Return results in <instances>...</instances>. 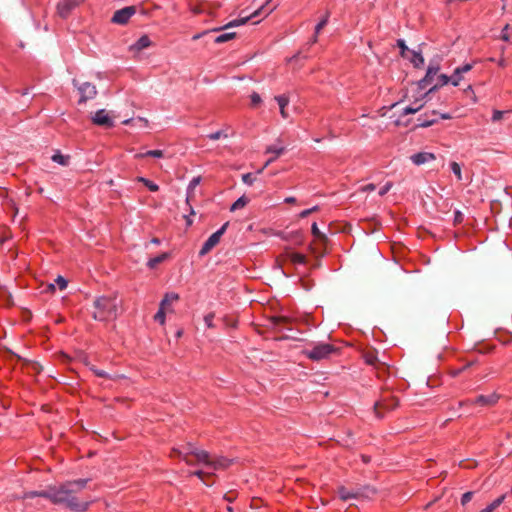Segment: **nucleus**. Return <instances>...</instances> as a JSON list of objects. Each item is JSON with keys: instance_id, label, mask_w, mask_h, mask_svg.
<instances>
[{"instance_id": "4c0bfd02", "label": "nucleus", "mask_w": 512, "mask_h": 512, "mask_svg": "<svg viewBox=\"0 0 512 512\" xmlns=\"http://www.w3.org/2000/svg\"><path fill=\"white\" fill-rule=\"evenodd\" d=\"M397 46L400 48L401 50V55L405 58H408V55H409V49L408 47L406 46L405 44V41L402 40V39H399L397 40Z\"/></svg>"}, {"instance_id": "37998d69", "label": "nucleus", "mask_w": 512, "mask_h": 512, "mask_svg": "<svg viewBox=\"0 0 512 512\" xmlns=\"http://www.w3.org/2000/svg\"><path fill=\"white\" fill-rule=\"evenodd\" d=\"M250 99H251V105L253 107H256L257 105H259L261 103V97L260 95L257 93V92H253L251 95H250Z\"/></svg>"}, {"instance_id": "f704fd0d", "label": "nucleus", "mask_w": 512, "mask_h": 512, "mask_svg": "<svg viewBox=\"0 0 512 512\" xmlns=\"http://www.w3.org/2000/svg\"><path fill=\"white\" fill-rule=\"evenodd\" d=\"M229 136L227 130H219V131H216L214 133H211L209 134L207 137L210 139V140H218L220 138H227Z\"/></svg>"}, {"instance_id": "cd10ccee", "label": "nucleus", "mask_w": 512, "mask_h": 512, "mask_svg": "<svg viewBox=\"0 0 512 512\" xmlns=\"http://www.w3.org/2000/svg\"><path fill=\"white\" fill-rule=\"evenodd\" d=\"M248 203V199L245 196L238 198L230 207V211L234 212L236 210L244 208Z\"/></svg>"}, {"instance_id": "393cba45", "label": "nucleus", "mask_w": 512, "mask_h": 512, "mask_svg": "<svg viewBox=\"0 0 512 512\" xmlns=\"http://www.w3.org/2000/svg\"><path fill=\"white\" fill-rule=\"evenodd\" d=\"M450 82L449 76L446 74L437 75V82L429 89V91L436 90L444 85H447Z\"/></svg>"}, {"instance_id": "69168bd1", "label": "nucleus", "mask_w": 512, "mask_h": 512, "mask_svg": "<svg viewBox=\"0 0 512 512\" xmlns=\"http://www.w3.org/2000/svg\"><path fill=\"white\" fill-rule=\"evenodd\" d=\"M181 335H182V331L180 330L177 332V337H181Z\"/></svg>"}, {"instance_id": "ddd939ff", "label": "nucleus", "mask_w": 512, "mask_h": 512, "mask_svg": "<svg viewBox=\"0 0 512 512\" xmlns=\"http://www.w3.org/2000/svg\"><path fill=\"white\" fill-rule=\"evenodd\" d=\"M77 88L80 93L79 103H85L87 100L93 99L97 94L95 85L89 82L77 85Z\"/></svg>"}, {"instance_id": "72a5a7b5", "label": "nucleus", "mask_w": 512, "mask_h": 512, "mask_svg": "<svg viewBox=\"0 0 512 512\" xmlns=\"http://www.w3.org/2000/svg\"><path fill=\"white\" fill-rule=\"evenodd\" d=\"M166 313V310L159 307V310L154 315V320L159 324L164 325L166 321Z\"/></svg>"}, {"instance_id": "de8ad7c7", "label": "nucleus", "mask_w": 512, "mask_h": 512, "mask_svg": "<svg viewBox=\"0 0 512 512\" xmlns=\"http://www.w3.org/2000/svg\"><path fill=\"white\" fill-rule=\"evenodd\" d=\"M319 210V206H314L312 208H309V209H306V210H303L302 212H300L299 214V217L300 218H306L307 216H309L311 213L313 212H316Z\"/></svg>"}, {"instance_id": "aec40b11", "label": "nucleus", "mask_w": 512, "mask_h": 512, "mask_svg": "<svg viewBox=\"0 0 512 512\" xmlns=\"http://www.w3.org/2000/svg\"><path fill=\"white\" fill-rule=\"evenodd\" d=\"M284 150H285V148L282 147V146L281 147H278V146H269V147H267L266 153H272V154H274V156L266 161L264 167L262 169H260L258 171V173H261L264 168H266L269 164H271L273 161H275V159L278 156H280L284 152Z\"/></svg>"}, {"instance_id": "4d7b16f0", "label": "nucleus", "mask_w": 512, "mask_h": 512, "mask_svg": "<svg viewBox=\"0 0 512 512\" xmlns=\"http://www.w3.org/2000/svg\"><path fill=\"white\" fill-rule=\"evenodd\" d=\"M376 360H377V359H376V357H375V356H373V355H367V356H366V362H367L368 364H370V365H374V364H375V362H376Z\"/></svg>"}, {"instance_id": "e2e57ef3", "label": "nucleus", "mask_w": 512, "mask_h": 512, "mask_svg": "<svg viewBox=\"0 0 512 512\" xmlns=\"http://www.w3.org/2000/svg\"><path fill=\"white\" fill-rule=\"evenodd\" d=\"M151 241L154 244H159L160 243V240L158 238H153Z\"/></svg>"}, {"instance_id": "0eeeda50", "label": "nucleus", "mask_w": 512, "mask_h": 512, "mask_svg": "<svg viewBox=\"0 0 512 512\" xmlns=\"http://www.w3.org/2000/svg\"><path fill=\"white\" fill-rule=\"evenodd\" d=\"M229 225V222H226L222 225V227L217 230L216 232H214L203 244L199 254L201 256L209 253L219 242H220V239L222 237V235L224 234V232L226 231L227 227Z\"/></svg>"}, {"instance_id": "6ab92c4d", "label": "nucleus", "mask_w": 512, "mask_h": 512, "mask_svg": "<svg viewBox=\"0 0 512 512\" xmlns=\"http://www.w3.org/2000/svg\"><path fill=\"white\" fill-rule=\"evenodd\" d=\"M275 100L277 101V103L279 105L280 114H281L282 118L287 119L288 113L286 111V107L288 106V104L290 102L289 97L285 94H282V95L275 96Z\"/></svg>"}, {"instance_id": "b1692460", "label": "nucleus", "mask_w": 512, "mask_h": 512, "mask_svg": "<svg viewBox=\"0 0 512 512\" xmlns=\"http://www.w3.org/2000/svg\"><path fill=\"white\" fill-rule=\"evenodd\" d=\"M200 182H201L200 176L192 178V180L189 182V185L187 188V198H186L187 203L192 198L193 192H194L195 188L200 184Z\"/></svg>"}, {"instance_id": "8fccbe9b", "label": "nucleus", "mask_w": 512, "mask_h": 512, "mask_svg": "<svg viewBox=\"0 0 512 512\" xmlns=\"http://www.w3.org/2000/svg\"><path fill=\"white\" fill-rule=\"evenodd\" d=\"M509 25H505V27L501 31V39L505 42H510V35L508 33Z\"/></svg>"}, {"instance_id": "052dcab7", "label": "nucleus", "mask_w": 512, "mask_h": 512, "mask_svg": "<svg viewBox=\"0 0 512 512\" xmlns=\"http://www.w3.org/2000/svg\"><path fill=\"white\" fill-rule=\"evenodd\" d=\"M361 459H362L363 463H365V464H368L371 461L370 456L364 455V454L361 455Z\"/></svg>"}, {"instance_id": "2f4dec72", "label": "nucleus", "mask_w": 512, "mask_h": 512, "mask_svg": "<svg viewBox=\"0 0 512 512\" xmlns=\"http://www.w3.org/2000/svg\"><path fill=\"white\" fill-rule=\"evenodd\" d=\"M138 181L142 182L151 192H156L159 190V186L149 179L139 177Z\"/></svg>"}, {"instance_id": "603ef678", "label": "nucleus", "mask_w": 512, "mask_h": 512, "mask_svg": "<svg viewBox=\"0 0 512 512\" xmlns=\"http://www.w3.org/2000/svg\"><path fill=\"white\" fill-rule=\"evenodd\" d=\"M504 113H505L504 111L494 110L493 114H492V121L493 122L500 121L502 119Z\"/></svg>"}, {"instance_id": "ea45409f", "label": "nucleus", "mask_w": 512, "mask_h": 512, "mask_svg": "<svg viewBox=\"0 0 512 512\" xmlns=\"http://www.w3.org/2000/svg\"><path fill=\"white\" fill-rule=\"evenodd\" d=\"M450 78V82L453 86H458L461 79H462V74L460 73H457V70L455 69L453 74L451 76H449Z\"/></svg>"}, {"instance_id": "680f3d73", "label": "nucleus", "mask_w": 512, "mask_h": 512, "mask_svg": "<svg viewBox=\"0 0 512 512\" xmlns=\"http://www.w3.org/2000/svg\"><path fill=\"white\" fill-rule=\"evenodd\" d=\"M440 117H441V119H450L451 118V116L447 113L441 114Z\"/></svg>"}, {"instance_id": "6e6d98bb", "label": "nucleus", "mask_w": 512, "mask_h": 512, "mask_svg": "<svg viewBox=\"0 0 512 512\" xmlns=\"http://www.w3.org/2000/svg\"><path fill=\"white\" fill-rule=\"evenodd\" d=\"M472 363H468L467 365H464L462 368L460 369H455L451 372L452 376H457L459 375L463 370H465L468 366H470Z\"/></svg>"}, {"instance_id": "c85d7f7f", "label": "nucleus", "mask_w": 512, "mask_h": 512, "mask_svg": "<svg viewBox=\"0 0 512 512\" xmlns=\"http://www.w3.org/2000/svg\"><path fill=\"white\" fill-rule=\"evenodd\" d=\"M235 36H236V33H234V32L222 33L215 38V43L221 44V43L230 41V40L234 39Z\"/></svg>"}, {"instance_id": "0e129e2a", "label": "nucleus", "mask_w": 512, "mask_h": 512, "mask_svg": "<svg viewBox=\"0 0 512 512\" xmlns=\"http://www.w3.org/2000/svg\"><path fill=\"white\" fill-rule=\"evenodd\" d=\"M273 320H274V323H278V322L282 321L283 319L279 318V317H275V318H273Z\"/></svg>"}, {"instance_id": "9b49d317", "label": "nucleus", "mask_w": 512, "mask_h": 512, "mask_svg": "<svg viewBox=\"0 0 512 512\" xmlns=\"http://www.w3.org/2000/svg\"><path fill=\"white\" fill-rule=\"evenodd\" d=\"M135 12L136 10L134 6L122 8L114 13L111 21L115 24L124 25L135 14Z\"/></svg>"}, {"instance_id": "6e6552de", "label": "nucleus", "mask_w": 512, "mask_h": 512, "mask_svg": "<svg viewBox=\"0 0 512 512\" xmlns=\"http://www.w3.org/2000/svg\"><path fill=\"white\" fill-rule=\"evenodd\" d=\"M280 265L284 263H291L293 265H302L307 263V258L304 254L286 250L277 259Z\"/></svg>"}, {"instance_id": "a18cd8bd", "label": "nucleus", "mask_w": 512, "mask_h": 512, "mask_svg": "<svg viewBox=\"0 0 512 512\" xmlns=\"http://www.w3.org/2000/svg\"><path fill=\"white\" fill-rule=\"evenodd\" d=\"M55 283L57 284V286L59 287L60 290H64L66 289L67 287V280L65 278H63L62 276H58L55 280Z\"/></svg>"}, {"instance_id": "bb28decb", "label": "nucleus", "mask_w": 512, "mask_h": 512, "mask_svg": "<svg viewBox=\"0 0 512 512\" xmlns=\"http://www.w3.org/2000/svg\"><path fill=\"white\" fill-rule=\"evenodd\" d=\"M163 151L162 150H148L147 152L145 153H139V154H136V158L138 159H141V158H144V157H155V158H162L163 157Z\"/></svg>"}, {"instance_id": "58836bf2", "label": "nucleus", "mask_w": 512, "mask_h": 512, "mask_svg": "<svg viewBox=\"0 0 512 512\" xmlns=\"http://www.w3.org/2000/svg\"><path fill=\"white\" fill-rule=\"evenodd\" d=\"M91 371L97 376L101 378H107V379H115V377L110 376L107 372L101 369H97L96 367H91Z\"/></svg>"}, {"instance_id": "473e14b6", "label": "nucleus", "mask_w": 512, "mask_h": 512, "mask_svg": "<svg viewBox=\"0 0 512 512\" xmlns=\"http://www.w3.org/2000/svg\"><path fill=\"white\" fill-rule=\"evenodd\" d=\"M418 120L420 122L419 123L420 127H429V126H431V125H433L434 123L437 122V119H435V118H432V119L428 118L427 114H425L424 116L420 117Z\"/></svg>"}, {"instance_id": "a878e982", "label": "nucleus", "mask_w": 512, "mask_h": 512, "mask_svg": "<svg viewBox=\"0 0 512 512\" xmlns=\"http://www.w3.org/2000/svg\"><path fill=\"white\" fill-rule=\"evenodd\" d=\"M168 253H162L154 258H151L147 265L150 269H154L156 268V266L160 263H162L163 261H165L167 258H168Z\"/></svg>"}, {"instance_id": "2eb2a0df", "label": "nucleus", "mask_w": 512, "mask_h": 512, "mask_svg": "<svg viewBox=\"0 0 512 512\" xmlns=\"http://www.w3.org/2000/svg\"><path fill=\"white\" fill-rule=\"evenodd\" d=\"M435 159V154L431 152H418L410 156L412 163L417 166L434 161Z\"/></svg>"}, {"instance_id": "79ce46f5", "label": "nucleus", "mask_w": 512, "mask_h": 512, "mask_svg": "<svg viewBox=\"0 0 512 512\" xmlns=\"http://www.w3.org/2000/svg\"><path fill=\"white\" fill-rule=\"evenodd\" d=\"M46 493H47V489L42 490V491H30V492H26L24 494L23 498H34V497H42L43 498L42 494H46Z\"/></svg>"}, {"instance_id": "864d4df0", "label": "nucleus", "mask_w": 512, "mask_h": 512, "mask_svg": "<svg viewBox=\"0 0 512 512\" xmlns=\"http://www.w3.org/2000/svg\"><path fill=\"white\" fill-rule=\"evenodd\" d=\"M392 188V183L391 182H387L380 190H379V195L380 196H384L386 193H388V191Z\"/></svg>"}, {"instance_id": "f03ea898", "label": "nucleus", "mask_w": 512, "mask_h": 512, "mask_svg": "<svg viewBox=\"0 0 512 512\" xmlns=\"http://www.w3.org/2000/svg\"><path fill=\"white\" fill-rule=\"evenodd\" d=\"M178 452L184 455L183 461L186 464L194 465L195 462L203 463L212 471L227 469L233 462V460L223 456L212 457L207 451Z\"/></svg>"}, {"instance_id": "c756f323", "label": "nucleus", "mask_w": 512, "mask_h": 512, "mask_svg": "<svg viewBox=\"0 0 512 512\" xmlns=\"http://www.w3.org/2000/svg\"><path fill=\"white\" fill-rule=\"evenodd\" d=\"M422 107H423V104H421L418 101H416L412 105L407 106V107L404 108L403 115L417 113Z\"/></svg>"}, {"instance_id": "20e7f679", "label": "nucleus", "mask_w": 512, "mask_h": 512, "mask_svg": "<svg viewBox=\"0 0 512 512\" xmlns=\"http://www.w3.org/2000/svg\"><path fill=\"white\" fill-rule=\"evenodd\" d=\"M338 348L332 344L325 342H317L308 344L302 354L312 361H322L329 359L333 354L338 353Z\"/></svg>"}, {"instance_id": "7c9ffc66", "label": "nucleus", "mask_w": 512, "mask_h": 512, "mask_svg": "<svg viewBox=\"0 0 512 512\" xmlns=\"http://www.w3.org/2000/svg\"><path fill=\"white\" fill-rule=\"evenodd\" d=\"M51 159H52L54 162H56V163H58V164H60V165H63V166H66V165H68V163H69V156L62 155L60 152L55 153V154L51 157Z\"/></svg>"}, {"instance_id": "bf43d9fd", "label": "nucleus", "mask_w": 512, "mask_h": 512, "mask_svg": "<svg viewBox=\"0 0 512 512\" xmlns=\"http://www.w3.org/2000/svg\"><path fill=\"white\" fill-rule=\"evenodd\" d=\"M284 202L287 204H294L296 203V198L293 196H289L284 199Z\"/></svg>"}, {"instance_id": "a19ab883", "label": "nucleus", "mask_w": 512, "mask_h": 512, "mask_svg": "<svg viewBox=\"0 0 512 512\" xmlns=\"http://www.w3.org/2000/svg\"><path fill=\"white\" fill-rule=\"evenodd\" d=\"M214 318H215V313L214 312H210V313H208V314H206L204 316V322H205V324H206V326L208 328H213L214 327V323H213Z\"/></svg>"}, {"instance_id": "39448f33", "label": "nucleus", "mask_w": 512, "mask_h": 512, "mask_svg": "<svg viewBox=\"0 0 512 512\" xmlns=\"http://www.w3.org/2000/svg\"><path fill=\"white\" fill-rule=\"evenodd\" d=\"M275 9H276V4L272 3V0H267L265 4H263L261 7H259L253 13H251L249 16L243 17L241 19H236V20L230 21L224 27L216 28V29H214V31H220L222 29L243 25L246 22H248L250 19H254V18H257V17L265 18L270 13H272Z\"/></svg>"}, {"instance_id": "7ed1b4c3", "label": "nucleus", "mask_w": 512, "mask_h": 512, "mask_svg": "<svg viewBox=\"0 0 512 512\" xmlns=\"http://www.w3.org/2000/svg\"><path fill=\"white\" fill-rule=\"evenodd\" d=\"M93 318L98 321H108L117 316L116 297L101 296L95 299L93 303Z\"/></svg>"}, {"instance_id": "c9c22d12", "label": "nucleus", "mask_w": 512, "mask_h": 512, "mask_svg": "<svg viewBox=\"0 0 512 512\" xmlns=\"http://www.w3.org/2000/svg\"><path fill=\"white\" fill-rule=\"evenodd\" d=\"M311 232L313 234V236L315 238H317L318 240H325L326 239V236L319 230L318 226H317V223L314 222L311 226Z\"/></svg>"}, {"instance_id": "9d476101", "label": "nucleus", "mask_w": 512, "mask_h": 512, "mask_svg": "<svg viewBox=\"0 0 512 512\" xmlns=\"http://www.w3.org/2000/svg\"><path fill=\"white\" fill-rule=\"evenodd\" d=\"M83 2L84 0H60L57 4V13L61 18H67Z\"/></svg>"}, {"instance_id": "4be33fe9", "label": "nucleus", "mask_w": 512, "mask_h": 512, "mask_svg": "<svg viewBox=\"0 0 512 512\" xmlns=\"http://www.w3.org/2000/svg\"><path fill=\"white\" fill-rule=\"evenodd\" d=\"M329 17H330V12L329 11H326L323 18L320 20V22L316 25L315 27V33H314V36H313V39H312V42L313 43H316L317 42V38H318V35L319 33L321 32V30L327 25L328 23V20H329Z\"/></svg>"}, {"instance_id": "4468645a", "label": "nucleus", "mask_w": 512, "mask_h": 512, "mask_svg": "<svg viewBox=\"0 0 512 512\" xmlns=\"http://www.w3.org/2000/svg\"><path fill=\"white\" fill-rule=\"evenodd\" d=\"M92 121L95 125L107 128L113 127L114 125L113 119L110 117L109 113L105 109H100L96 111L92 118Z\"/></svg>"}, {"instance_id": "13d9d810", "label": "nucleus", "mask_w": 512, "mask_h": 512, "mask_svg": "<svg viewBox=\"0 0 512 512\" xmlns=\"http://www.w3.org/2000/svg\"><path fill=\"white\" fill-rule=\"evenodd\" d=\"M497 64L499 67L501 68H505L507 66V61L506 59L502 56L498 61H497Z\"/></svg>"}, {"instance_id": "f257e3e1", "label": "nucleus", "mask_w": 512, "mask_h": 512, "mask_svg": "<svg viewBox=\"0 0 512 512\" xmlns=\"http://www.w3.org/2000/svg\"><path fill=\"white\" fill-rule=\"evenodd\" d=\"M89 479L66 481L58 486H50L43 498L50 500L54 505H63L73 512H85L91 501L81 500L77 494L88 484Z\"/></svg>"}, {"instance_id": "412c9836", "label": "nucleus", "mask_w": 512, "mask_h": 512, "mask_svg": "<svg viewBox=\"0 0 512 512\" xmlns=\"http://www.w3.org/2000/svg\"><path fill=\"white\" fill-rule=\"evenodd\" d=\"M408 59L415 68H421L424 65V58L420 52L409 51Z\"/></svg>"}, {"instance_id": "1a4fd4ad", "label": "nucleus", "mask_w": 512, "mask_h": 512, "mask_svg": "<svg viewBox=\"0 0 512 512\" xmlns=\"http://www.w3.org/2000/svg\"><path fill=\"white\" fill-rule=\"evenodd\" d=\"M499 397L496 394L490 395H479L474 399H468L463 402H459V406L462 405H480V406H492L497 403Z\"/></svg>"}, {"instance_id": "dca6fc26", "label": "nucleus", "mask_w": 512, "mask_h": 512, "mask_svg": "<svg viewBox=\"0 0 512 512\" xmlns=\"http://www.w3.org/2000/svg\"><path fill=\"white\" fill-rule=\"evenodd\" d=\"M179 298V294L175 292L166 293L161 300L159 307L166 310V312H172V305L177 302Z\"/></svg>"}, {"instance_id": "c03bdc74", "label": "nucleus", "mask_w": 512, "mask_h": 512, "mask_svg": "<svg viewBox=\"0 0 512 512\" xmlns=\"http://www.w3.org/2000/svg\"><path fill=\"white\" fill-rule=\"evenodd\" d=\"M242 181L250 186L254 183L255 176L252 173H246L242 176Z\"/></svg>"}, {"instance_id": "774afa93", "label": "nucleus", "mask_w": 512, "mask_h": 512, "mask_svg": "<svg viewBox=\"0 0 512 512\" xmlns=\"http://www.w3.org/2000/svg\"><path fill=\"white\" fill-rule=\"evenodd\" d=\"M501 51H502V54H503V53H504V51H505V47H502V48H501Z\"/></svg>"}, {"instance_id": "423d86ee", "label": "nucleus", "mask_w": 512, "mask_h": 512, "mask_svg": "<svg viewBox=\"0 0 512 512\" xmlns=\"http://www.w3.org/2000/svg\"><path fill=\"white\" fill-rule=\"evenodd\" d=\"M398 406V399L394 396L382 398L374 404V412L378 418H383L385 412L391 411Z\"/></svg>"}, {"instance_id": "338daca9", "label": "nucleus", "mask_w": 512, "mask_h": 512, "mask_svg": "<svg viewBox=\"0 0 512 512\" xmlns=\"http://www.w3.org/2000/svg\"><path fill=\"white\" fill-rule=\"evenodd\" d=\"M431 114H432L433 116H435L437 113H436V111H435V110H433V111L431 112Z\"/></svg>"}, {"instance_id": "5701e85b", "label": "nucleus", "mask_w": 512, "mask_h": 512, "mask_svg": "<svg viewBox=\"0 0 512 512\" xmlns=\"http://www.w3.org/2000/svg\"><path fill=\"white\" fill-rule=\"evenodd\" d=\"M178 451L190 452V451H199V450L196 449L192 444L189 443L186 446L182 447L181 449L173 448L171 453H170V457L171 458L178 457V458H181L183 460L184 455L180 454Z\"/></svg>"}, {"instance_id": "5fc2aeb1", "label": "nucleus", "mask_w": 512, "mask_h": 512, "mask_svg": "<svg viewBox=\"0 0 512 512\" xmlns=\"http://www.w3.org/2000/svg\"><path fill=\"white\" fill-rule=\"evenodd\" d=\"M375 189H376V186L372 183L367 184L361 188V190L363 192H371V191H374Z\"/></svg>"}, {"instance_id": "a211bd4d", "label": "nucleus", "mask_w": 512, "mask_h": 512, "mask_svg": "<svg viewBox=\"0 0 512 512\" xmlns=\"http://www.w3.org/2000/svg\"><path fill=\"white\" fill-rule=\"evenodd\" d=\"M151 40L147 35L141 36L134 44L129 47L131 52H140L151 46Z\"/></svg>"}, {"instance_id": "f3484780", "label": "nucleus", "mask_w": 512, "mask_h": 512, "mask_svg": "<svg viewBox=\"0 0 512 512\" xmlns=\"http://www.w3.org/2000/svg\"><path fill=\"white\" fill-rule=\"evenodd\" d=\"M338 496L341 500L347 501L349 499H358L362 496V493L358 490H349L344 486H340L337 489Z\"/></svg>"}, {"instance_id": "e433bc0d", "label": "nucleus", "mask_w": 512, "mask_h": 512, "mask_svg": "<svg viewBox=\"0 0 512 512\" xmlns=\"http://www.w3.org/2000/svg\"><path fill=\"white\" fill-rule=\"evenodd\" d=\"M452 172L455 174L457 180H462L461 166L457 162H451L450 164Z\"/></svg>"}, {"instance_id": "49530a36", "label": "nucleus", "mask_w": 512, "mask_h": 512, "mask_svg": "<svg viewBox=\"0 0 512 512\" xmlns=\"http://www.w3.org/2000/svg\"><path fill=\"white\" fill-rule=\"evenodd\" d=\"M473 494L474 493L472 491L464 493L461 497V504L465 506L467 503H469L473 497Z\"/></svg>"}, {"instance_id": "f8f14e48", "label": "nucleus", "mask_w": 512, "mask_h": 512, "mask_svg": "<svg viewBox=\"0 0 512 512\" xmlns=\"http://www.w3.org/2000/svg\"><path fill=\"white\" fill-rule=\"evenodd\" d=\"M440 70L438 62H430L426 71L425 76L420 80L419 85L421 88H426L433 83L434 78L437 76Z\"/></svg>"}, {"instance_id": "3c124183", "label": "nucleus", "mask_w": 512, "mask_h": 512, "mask_svg": "<svg viewBox=\"0 0 512 512\" xmlns=\"http://www.w3.org/2000/svg\"><path fill=\"white\" fill-rule=\"evenodd\" d=\"M192 474L197 476L198 478H200L206 485H209V483H207L205 480V476L210 475L211 474L210 472H204L202 470H198V471L193 472Z\"/></svg>"}, {"instance_id": "09e8293b", "label": "nucleus", "mask_w": 512, "mask_h": 512, "mask_svg": "<svg viewBox=\"0 0 512 512\" xmlns=\"http://www.w3.org/2000/svg\"><path fill=\"white\" fill-rule=\"evenodd\" d=\"M472 68H473L472 63H466L463 66L457 67L456 70H457V73L463 74V73L469 72Z\"/></svg>"}]
</instances>
